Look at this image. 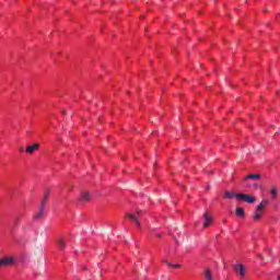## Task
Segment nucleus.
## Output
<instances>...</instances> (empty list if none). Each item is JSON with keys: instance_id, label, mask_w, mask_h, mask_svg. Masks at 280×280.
<instances>
[{"instance_id": "obj_22", "label": "nucleus", "mask_w": 280, "mask_h": 280, "mask_svg": "<svg viewBox=\"0 0 280 280\" xmlns=\"http://www.w3.org/2000/svg\"><path fill=\"white\" fill-rule=\"evenodd\" d=\"M19 220H20V219H19V218H16V219H15V222H19Z\"/></svg>"}, {"instance_id": "obj_13", "label": "nucleus", "mask_w": 280, "mask_h": 280, "mask_svg": "<svg viewBox=\"0 0 280 280\" xmlns=\"http://www.w3.org/2000/svg\"><path fill=\"white\" fill-rule=\"evenodd\" d=\"M203 275H205V277H206L207 280H213V275L211 273V270L206 269V270L203 271Z\"/></svg>"}, {"instance_id": "obj_1", "label": "nucleus", "mask_w": 280, "mask_h": 280, "mask_svg": "<svg viewBox=\"0 0 280 280\" xmlns=\"http://www.w3.org/2000/svg\"><path fill=\"white\" fill-rule=\"evenodd\" d=\"M234 272L240 277V279H245L246 277V267L242 264H235L232 266Z\"/></svg>"}, {"instance_id": "obj_8", "label": "nucleus", "mask_w": 280, "mask_h": 280, "mask_svg": "<svg viewBox=\"0 0 280 280\" xmlns=\"http://www.w3.org/2000/svg\"><path fill=\"white\" fill-rule=\"evenodd\" d=\"M14 259L12 257H5L0 260V266H12Z\"/></svg>"}, {"instance_id": "obj_12", "label": "nucleus", "mask_w": 280, "mask_h": 280, "mask_svg": "<svg viewBox=\"0 0 280 280\" xmlns=\"http://www.w3.org/2000/svg\"><path fill=\"white\" fill-rule=\"evenodd\" d=\"M48 198H49V190H46L44 192V198H43L42 203H40L42 207H45V205H47V199Z\"/></svg>"}, {"instance_id": "obj_20", "label": "nucleus", "mask_w": 280, "mask_h": 280, "mask_svg": "<svg viewBox=\"0 0 280 280\" xmlns=\"http://www.w3.org/2000/svg\"><path fill=\"white\" fill-rule=\"evenodd\" d=\"M67 186L69 187L70 191H73V185L67 184Z\"/></svg>"}, {"instance_id": "obj_10", "label": "nucleus", "mask_w": 280, "mask_h": 280, "mask_svg": "<svg viewBox=\"0 0 280 280\" xmlns=\"http://www.w3.org/2000/svg\"><path fill=\"white\" fill-rule=\"evenodd\" d=\"M224 198H226L228 200H231L233 198H237V194H235L234 191H225Z\"/></svg>"}, {"instance_id": "obj_19", "label": "nucleus", "mask_w": 280, "mask_h": 280, "mask_svg": "<svg viewBox=\"0 0 280 280\" xmlns=\"http://www.w3.org/2000/svg\"><path fill=\"white\" fill-rule=\"evenodd\" d=\"M256 210L258 211H264V206L261 203H259L257 207H256Z\"/></svg>"}, {"instance_id": "obj_7", "label": "nucleus", "mask_w": 280, "mask_h": 280, "mask_svg": "<svg viewBox=\"0 0 280 280\" xmlns=\"http://www.w3.org/2000/svg\"><path fill=\"white\" fill-rule=\"evenodd\" d=\"M40 145L38 143H34L33 145H28L26 147L25 152L27 154H34V152H36V150H39Z\"/></svg>"}, {"instance_id": "obj_21", "label": "nucleus", "mask_w": 280, "mask_h": 280, "mask_svg": "<svg viewBox=\"0 0 280 280\" xmlns=\"http://www.w3.org/2000/svg\"><path fill=\"white\" fill-rule=\"evenodd\" d=\"M155 236H156V237H161V234H156Z\"/></svg>"}, {"instance_id": "obj_9", "label": "nucleus", "mask_w": 280, "mask_h": 280, "mask_svg": "<svg viewBox=\"0 0 280 280\" xmlns=\"http://www.w3.org/2000/svg\"><path fill=\"white\" fill-rule=\"evenodd\" d=\"M259 178H261V175H259V174H256V175H254V174H249V175H247L245 178H244V180H259Z\"/></svg>"}, {"instance_id": "obj_24", "label": "nucleus", "mask_w": 280, "mask_h": 280, "mask_svg": "<svg viewBox=\"0 0 280 280\" xmlns=\"http://www.w3.org/2000/svg\"><path fill=\"white\" fill-rule=\"evenodd\" d=\"M209 189H210V187L208 186V187H207V190H209Z\"/></svg>"}, {"instance_id": "obj_2", "label": "nucleus", "mask_w": 280, "mask_h": 280, "mask_svg": "<svg viewBox=\"0 0 280 280\" xmlns=\"http://www.w3.org/2000/svg\"><path fill=\"white\" fill-rule=\"evenodd\" d=\"M236 200H242L243 202H247V205H253V202L257 201V198L246 194H237Z\"/></svg>"}, {"instance_id": "obj_16", "label": "nucleus", "mask_w": 280, "mask_h": 280, "mask_svg": "<svg viewBox=\"0 0 280 280\" xmlns=\"http://www.w3.org/2000/svg\"><path fill=\"white\" fill-rule=\"evenodd\" d=\"M164 264H166V266H170V268H180V265H179V264H171V262L167 261V260H164Z\"/></svg>"}, {"instance_id": "obj_11", "label": "nucleus", "mask_w": 280, "mask_h": 280, "mask_svg": "<svg viewBox=\"0 0 280 280\" xmlns=\"http://www.w3.org/2000/svg\"><path fill=\"white\" fill-rule=\"evenodd\" d=\"M253 220L255 221V222H257V220H261V210H255L254 211V215H253Z\"/></svg>"}, {"instance_id": "obj_5", "label": "nucleus", "mask_w": 280, "mask_h": 280, "mask_svg": "<svg viewBox=\"0 0 280 280\" xmlns=\"http://www.w3.org/2000/svg\"><path fill=\"white\" fill-rule=\"evenodd\" d=\"M203 229L211 226V222H213V218L209 215V212L203 213Z\"/></svg>"}, {"instance_id": "obj_4", "label": "nucleus", "mask_w": 280, "mask_h": 280, "mask_svg": "<svg viewBox=\"0 0 280 280\" xmlns=\"http://www.w3.org/2000/svg\"><path fill=\"white\" fill-rule=\"evenodd\" d=\"M44 215H45V207L40 206L38 211L33 215V220L35 222H38L39 220H43Z\"/></svg>"}, {"instance_id": "obj_3", "label": "nucleus", "mask_w": 280, "mask_h": 280, "mask_svg": "<svg viewBox=\"0 0 280 280\" xmlns=\"http://www.w3.org/2000/svg\"><path fill=\"white\" fill-rule=\"evenodd\" d=\"M139 215H141V211H137V213H127L126 218L130 220L136 226L140 228L141 223L139 222Z\"/></svg>"}, {"instance_id": "obj_14", "label": "nucleus", "mask_w": 280, "mask_h": 280, "mask_svg": "<svg viewBox=\"0 0 280 280\" xmlns=\"http://www.w3.org/2000/svg\"><path fill=\"white\" fill-rule=\"evenodd\" d=\"M57 244H58L60 250H65V238H58Z\"/></svg>"}, {"instance_id": "obj_23", "label": "nucleus", "mask_w": 280, "mask_h": 280, "mask_svg": "<svg viewBox=\"0 0 280 280\" xmlns=\"http://www.w3.org/2000/svg\"><path fill=\"white\" fill-rule=\"evenodd\" d=\"M20 152H23V148L20 149Z\"/></svg>"}, {"instance_id": "obj_17", "label": "nucleus", "mask_w": 280, "mask_h": 280, "mask_svg": "<svg viewBox=\"0 0 280 280\" xmlns=\"http://www.w3.org/2000/svg\"><path fill=\"white\" fill-rule=\"evenodd\" d=\"M270 194H271V198L273 199L277 198V190L275 188L270 190Z\"/></svg>"}, {"instance_id": "obj_18", "label": "nucleus", "mask_w": 280, "mask_h": 280, "mask_svg": "<svg viewBox=\"0 0 280 280\" xmlns=\"http://www.w3.org/2000/svg\"><path fill=\"white\" fill-rule=\"evenodd\" d=\"M261 206L264 207H267V205H270V201H268V199H264L261 202H260Z\"/></svg>"}, {"instance_id": "obj_6", "label": "nucleus", "mask_w": 280, "mask_h": 280, "mask_svg": "<svg viewBox=\"0 0 280 280\" xmlns=\"http://www.w3.org/2000/svg\"><path fill=\"white\" fill-rule=\"evenodd\" d=\"M89 200H91V194L89 191H82L79 201L84 203L89 202Z\"/></svg>"}, {"instance_id": "obj_25", "label": "nucleus", "mask_w": 280, "mask_h": 280, "mask_svg": "<svg viewBox=\"0 0 280 280\" xmlns=\"http://www.w3.org/2000/svg\"><path fill=\"white\" fill-rule=\"evenodd\" d=\"M278 280H280V276L278 277Z\"/></svg>"}, {"instance_id": "obj_15", "label": "nucleus", "mask_w": 280, "mask_h": 280, "mask_svg": "<svg viewBox=\"0 0 280 280\" xmlns=\"http://www.w3.org/2000/svg\"><path fill=\"white\" fill-rule=\"evenodd\" d=\"M236 215H238V218H244L246 213L244 212L243 208H236Z\"/></svg>"}]
</instances>
